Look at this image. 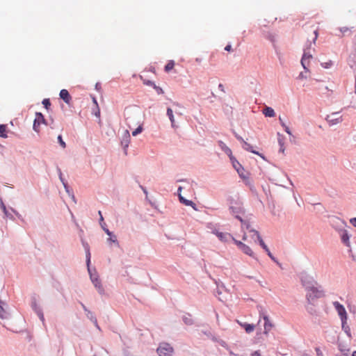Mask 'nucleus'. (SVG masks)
Listing matches in <instances>:
<instances>
[{
	"instance_id": "f257e3e1",
	"label": "nucleus",
	"mask_w": 356,
	"mask_h": 356,
	"mask_svg": "<svg viewBox=\"0 0 356 356\" xmlns=\"http://www.w3.org/2000/svg\"><path fill=\"white\" fill-rule=\"evenodd\" d=\"M302 284L306 291V299L309 305H314L316 300L325 296L321 286L313 279L305 276L301 279Z\"/></svg>"
},
{
	"instance_id": "f03ea898",
	"label": "nucleus",
	"mask_w": 356,
	"mask_h": 356,
	"mask_svg": "<svg viewBox=\"0 0 356 356\" xmlns=\"http://www.w3.org/2000/svg\"><path fill=\"white\" fill-rule=\"evenodd\" d=\"M236 218H238L241 222L242 229H245L249 231V233L250 234V236L253 241L256 243L257 241H258L259 245L262 247V248L265 251L268 250V248L266 245L263 239L261 238L259 232L254 229H250V225L249 224V222L243 221V220L238 215H236Z\"/></svg>"
},
{
	"instance_id": "7ed1b4c3",
	"label": "nucleus",
	"mask_w": 356,
	"mask_h": 356,
	"mask_svg": "<svg viewBox=\"0 0 356 356\" xmlns=\"http://www.w3.org/2000/svg\"><path fill=\"white\" fill-rule=\"evenodd\" d=\"M236 218H238L241 222L242 229H245L249 231V233L250 234V236L253 241L256 243L257 241H258L259 245L262 247V248L265 251L268 250V248L266 245L263 239L261 238L259 232L254 229H250V225L249 224V222L243 221V220L238 215H236Z\"/></svg>"
},
{
	"instance_id": "20e7f679",
	"label": "nucleus",
	"mask_w": 356,
	"mask_h": 356,
	"mask_svg": "<svg viewBox=\"0 0 356 356\" xmlns=\"http://www.w3.org/2000/svg\"><path fill=\"white\" fill-rule=\"evenodd\" d=\"M236 218H238L241 222L242 229H245L249 231V233L250 234V236L253 241L256 243L257 241H258L259 245L262 247V248L265 251L268 250V248L266 245L263 239L261 238L259 232L254 229H250V225L249 224V222L243 221V220L238 215H236Z\"/></svg>"
},
{
	"instance_id": "39448f33",
	"label": "nucleus",
	"mask_w": 356,
	"mask_h": 356,
	"mask_svg": "<svg viewBox=\"0 0 356 356\" xmlns=\"http://www.w3.org/2000/svg\"><path fill=\"white\" fill-rule=\"evenodd\" d=\"M312 44V43H310L309 46L304 49V53L301 59V65L306 72H309V68L313 58V56L311 52Z\"/></svg>"
},
{
	"instance_id": "423d86ee",
	"label": "nucleus",
	"mask_w": 356,
	"mask_h": 356,
	"mask_svg": "<svg viewBox=\"0 0 356 356\" xmlns=\"http://www.w3.org/2000/svg\"><path fill=\"white\" fill-rule=\"evenodd\" d=\"M333 305H334L338 315L340 317V319H341V323H342V327H343L345 324L346 323L347 319H348V316H347L346 309L341 304H340L337 301L334 302Z\"/></svg>"
},
{
	"instance_id": "0eeeda50",
	"label": "nucleus",
	"mask_w": 356,
	"mask_h": 356,
	"mask_svg": "<svg viewBox=\"0 0 356 356\" xmlns=\"http://www.w3.org/2000/svg\"><path fill=\"white\" fill-rule=\"evenodd\" d=\"M234 243L238 246V248L244 254H245L251 257H253L254 259H257L254 252L252 250V249L248 245H247L245 243H243V242H241L240 241H237L236 239H234Z\"/></svg>"
},
{
	"instance_id": "6e6552de",
	"label": "nucleus",
	"mask_w": 356,
	"mask_h": 356,
	"mask_svg": "<svg viewBox=\"0 0 356 356\" xmlns=\"http://www.w3.org/2000/svg\"><path fill=\"white\" fill-rule=\"evenodd\" d=\"M173 348L168 343H162L157 348L159 356H171Z\"/></svg>"
},
{
	"instance_id": "1a4fd4ad",
	"label": "nucleus",
	"mask_w": 356,
	"mask_h": 356,
	"mask_svg": "<svg viewBox=\"0 0 356 356\" xmlns=\"http://www.w3.org/2000/svg\"><path fill=\"white\" fill-rule=\"evenodd\" d=\"M326 120L330 125H334L340 123L342 121V118L338 113H333L327 115Z\"/></svg>"
},
{
	"instance_id": "9d476101",
	"label": "nucleus",
	"mask_w": 356,
	"mask_h": 356,
	"mask_svg": "<svg viewBox=\"0 0 356 356\" xmlns=\"http://www.w3.org/2000/svg\"><path fill=\"white\" fill-rule=\"evenodd\" d=\"M235 136H236V138L238 140H240V141L243 143L242 147H243V148L245 150H246V151H248V152H252V153H253V154H255L259 155L260 156H261L262 158H264V156H261V154H260L258 152L253 150V149H252V146L250 144H249L248 143H247L246 141H245V140L243 139V138H242V137L239 136H238V135H237V134H236V135H235Z\"/></svg>"
},
{
	"instance_id": "9b49d317",
	"label": "nucleus",
	"mask_w": 356,
	"mask_h": 356,
	"mask_svg": "<svg viewBox=\"0 0 356 356\" xmlns=\"http://www.w3.org/2000/svg\"><path fill=\"white\" fill-rule=\"evenodd\" d=\"M230 157V160L232 161L233 167L235 168V170L238 173L239 176L243 179H246L247 176H245L243 175V172H241V170H243V168L241 165V163L232 156V155Z\"/></svg>"
},
{
	"instance_id": "f8f14e48",
	"label": "nucleus",
	"mask_w": 356,
	"mask_h": 356,
	"mask_svg": "<svg viewBox=\"0 0 356 356\" xmlns=\"http://www.w3.org/2000/svg\"><path fill=\"white\" fill-rule=\"evenodd\" d=\"M44 122V116L40 113H37L33 122V129L36 132L40 131V125Z\"/></svg>"
},
{
	"instance_id": "ddd939ff",
	"label": "nucleus",
	"mask_w": 356,
	"mask_h": 356,
	"mask_svg": "<svg viewBox=\"0 0 356 356\" xmlns=\"http://www.w3.org/2000/svg\"><path fill=\"white\" fill-rule=\"evenodd\" d=\"M182 190V187L181 186H179L178 188V195H179V201L184 204V205L186 206H190V207H192L195 210H197L196 209V204L191 200H186L185 199L184 197H183L181 195V191Z\"/></svg>"
},
{
	"instance_id": "4468645a",
	"label": "nucleus",
	"mask_w": 356,
	"mask_h": 356,
	"mask_svg": "<svg viewBox=\"0 0 356 356\" xmlns=\"http://www.w3.org/2000/svg\"><path fill=\"white\" fill-rule=\"evenodd\" d=\"M263 319L264 320V333L265 334H268V332L271 330L273 327V324L270 321L269 318L266 315L263 316Z\"/></svg>"
},
{
	"instance_id": "2eb2a0df",
	"label": "nucleus",
	"mask_w": 356,
	"mask_h": 356,
	"mask_svg": "<svg viewBox=\"0 0 356 356\" xmlns=\"http://www.w3.org/2000/svg\"><path fill=\"white\" fill-rule=\"evenodd\" d=\"M60 97L66 103V104H70V101H71V96L69 93V92L65 90V89H63L60 90Z\"/></svg>"
},
{
	"instance_id": "dca6fc26",
	"label": "nucleus",
	"mask_w": 356,
	"mask_h": 356,
	"mask_svg": "<svg viewBox=\"0 0 356 356\" xmlns=\"http://www.w3.org/2000/svg\"><path fill=\"white\" fill-rule=\"evenodd\" d=\"M216 236L218 238L222 241H227L229 239H232L234 241V238L228 233L223 232H216Z\"/></svg>"
},
{
	"instance_id": "f3484780",
	"label": "nucleus",
	"mask_w": 356,
	"mask_h": 356,
	"mask_svg": "<svg viewBox=\"0 0 356 356\" xmlns=\"http://www.w3.org/2000/svg\"><path fill=\"white\" fill-rule=\"evenodd\" d=\"M263 113L266 117L272 118L275 115V113L274 110L271 107H268V106H266L263 110Z\"/></svg>"
},
{
	"instance_id": "a211bd4d",
	"label": "nucleus",
	"mask_w": 356,
	"mask_h": 356,
	"mask_svg": "<svg viewBox=\"0 0 356 356\" xmlns=\"http://www.w3.org/2000/svg\"><path fill=\"white\" fill-rule=\"evenodd\" d=\"M341 238L343 243H345L347 246H349L350 236L346 231H343L342 232Z\"/></svg>"
},
{
	"instance_id": "6ab92c4d",
	"label": "nucleus",
	"mask_w": 356,
	"mask_h": 356,
	"mask_svg": "<svg viewBox=\"0 0 356 356\" xmlns=\"http://www.w3.org/2000/svg\"><path fill=\"white\" fill-rule=\"evenodd\" d=\"M219 145L227 154L232 156V150L222 141H219Z\"/></svg>"
},
{
	"instance_id": "aec40b11",
	"label": "nucleus",
	"mask_w": 356,
	"mask_h": 356,
	"mask_svg": "<svg viewBox=\"0 0 356 356\" xmlns=\"http://www.w3.org/2000/svg\"><path fill=\"white\" fill-rule=\"evenodd\" d=\"M90 277H91L92 282L94 284L95 286L101 291L102 290V288L100 280L97 277H92V275L90 276Z\"/></svg>"
},
{
	"instance_id": "412c9836",
	"label": "nucleus",
	"mask_w": 356,
	"mask_h": 356,
	"mask_svg": "<svg viewBox=\"0 0 356 356\" xmlns=\"http://www.w3.org/2000/svg\"><path fill=\"white\" fill-rule=\"evenodd\" d=\"M167 115L168 116L170 122H171V124H172V127H175V118H174V115H173V111L170 108H168L167 109Z\"/></svg>"
},
{
	"instance_id": "4be33fe9",
	"label": "nucleus",
	"mask_w": 356,
	"mask_h": 356,
	"mask_svg": "<svg viewBox=\"0 0 356 356\" xmlns=\"http://www.w3.org/2000/svg\"><path fill=\"white\" fill-rule=\"evenodd\" d=\"M0 137L7 138V126L6 124H0Z\"/></svg>"
},
{
	"instance_id": "5701e85b",
	"label": "nucleus",
	"mask_w": 356,
	"mask_h": 356,
	"mask_svg": "<svg viewBox=\"0 0 356 356\" xmlns=\"http://www.w3.org/2000/svg\"><path fill=\"white\" fill-rule=\"evenodd\" d=\"M136 124H138V127L134 131H132V136H136L138 134H140L143 130L142 123H140V122H137Z\"/></svg>"
},
{
	"instance_id": "b1692460",
	"label": "nucleus",
	"mask_w": 356,
	"mask_h": 356,
	"mask_svg": "<svg viewBox=\"0 0 356 356\" xmlns=\"http://www.w3.org/2000/svg\"><path fill=\"white\" fill-rule=\"evenodd\" d=\"M241 326L245 329L247 333H250L254 331V325L248 323L242 324Z\"/></svg>"
},
{
	"instance_id": "393cba45",
	"label": "nucleus",
	"mask_w": 356,
	"mask_h": 356,
	"mask_svg": "<svg viewBox=\"0 0 356 356\" xmlns=\"http://www.w3.org/2000/svg\"><path fill=\"white\" fill-rule=\"evenodd\" d=\"M175 67V62L173 60H169L165 66V71L169 72Z\"/></svg>"
},
{
	"instance_id": "a878e982",
	"label": "nucleus",
	"mask_w": 356,
	"mask_h": 356,
	"mask_svg": "<svg viewBox=\"0 0 356 356\" xmlns=\"http://www.w3.org/2000/svg\"><path fill=\"white\" fill-rule=\"evenodd\" d=\"M314 305H309L308 303V305H307L306 309L307 310L312 314H316V311L314 308Z\"/></svg>"
},
{
	"instance_id": "bb28decb",
	"label": "nucleus",
	"mask_w": 356,
	"mask_h": 356,
	"mask_svg": "<svg viewBox=\"0 0 356 356\" xmlns=\"http://www.w3.org/2000/svg\"><path fill=\"white\" fill-rule=\"evenodd\" d=\"M339 350L343 353V355L348 356L349 353V349L343 347L341 345H339Z\"/></svg>"
},
{
	"instance_id": "cd10ccee",
	"label": "nucleus",
	"mask_w": 356,
	"mask_h": 356,
	"mask_svg": "<svg viewBox=\"0 0 356 356\" xmlns=\"http://www.w3.org/2000/svg\"><path fill=\"white\" fill-rule=\"evenodd\" d=\"M321 65L323 68L328 69L332 65V60H329L327 62L321 63Z\"/></svg>"
},
{
	"instance_id": "c85d7f7f",
	"label": "nucleus",
	"mask_w": 356,
	"mask_h": 356,
	"mask_svg": "<svg viewBox=\"0 0 356 356\" xmlns=\"http://www.w3.org/2000/svg\"><path fill=\"white\" fill-rule=\"evenodd\" d=\"M58 143H60V146L63 147V148H65L66 147V144L63 141V138H62V136L60 135H59L58 136Z\"/></svg>"
},
{
	"instance_id": "c756f323",
	"label": "nucleus",
	"mask_w": 356,
	"mask_h": 356,
	"mask_svg": "<svg viewBox=\"0 0 356 356\" xmlns=\"http://www.w3.org/2000/svg\"><path fill=\"white\" fill-rule=\"evenodd\" d=\"M339 30L341 33V36L344 35L347 32H348L350 31L349 28H348V27H341Z\"/></svg>"
},
{
	"instance_id": "7c9ffc66",
	"label": "nucleus",
	"mask_w": 356,
	"mask_h": 356,
	"mask_svg": "<svg viewBox=\"0 0 356 356\" xmlns=\"http://www.w3.org/2000/svg\"><path fill=\"white\" fill-rule=\"evenodd\" d=\"M308 72H300L298 75V79H300V80H302V79H306L307 78V73Z\"/></svg>"
},
{
	"instance_id": "2f4dec72",
	"label": "nucleus",
	"mask_w": 356,
	"mask_h": 356,
	"mask_svg": "<svg viewBox=\"0 0 356 356\" xmlns=\"http://www.w3.org/2000/svg\"><path fill=\"white\" fill-rule=\"evenodd\" d=\"M0 206H1V209H2V211H3L5 215L7 216L8 215V211H7V209L6 207V205L4 204V203L2 201H1Z\"/></svg>"
},
{
	"instance_id": "473e14b6",
	"label": "nucleus",
	"mask_w": 356,
	"mask_h": 356,
	"mask_svg": "<svg viewBox=\"0 0 356 356\" xmlns=\"http://www.w3.org/2000/svg\"><path fill=\"white\" fill-rule=\"evenodd\" d=\"M42 104H44V106H45L46 108H48V107L50 106V105H51L50 101L49 99H43Z\"/></svg>"
},
{
	"instance_id": "72a5a7b5",
	"label": "nucleus",
	"mask_w": 356,
	"mask_h": 356,
	"mask_svg": "<svg viewBox=\"0 0 356 356\" xmlns=\"http://www.w3.org/2000/svg\"><path fill=\"white\" fill-rule=\"evenodd\" d=\"M5 315H6V311L5 309H3V307L0 305V318H5Z\"/></svg>"
},
{
	"instance_id": "f704fd0d",
	"label": "nucleus",
	"mask_w": 356,
	"mask_h": 356,
	"mask_svg": "<svg viewBox=\"0 0 356 356\" xmlns=\"http://www.w3.org/2000/svg\"><path fill=\"white\" fill-rule=\"evenodd\" d=\"M314 38H313V42H312V43H313V44H315L316 41V40H317V38H318V30H317V29H316V30L314 31Z\"/></svg>"
},
{
	"instance_id": "c9c22d12",
	"label": "nucleus",
	"mask_w": 356,
	"mask_h": 356,
	"mask_svg": "<svg viewBox=\"0 0 356 356\" xmlns=\"http://www.w3.org/2000/svg\"><path fill=\"white\" fill-rule=\"evenodd\" d=\"M282 126L284 127V131H286L289 135H291V131H290V129H289V127H288V126H286V125L285 124V123H282Z\"/></svg>"
},
{
	"instance_id": "e433bc0d",
	"label": "nucleus",
	"mask_w": 356,
	"mask_h": 356,
	"mask_svg": "<svg viewBox=\"0 0 356 356\" xmlns=\"http://www.w3.org/2000/svg\"><path fill=\"white\" fill-rule=\"evenodd\" d=\"M94 115L97 118H100V109L99 106H96L95 111H94Z\"/></svg>"
},
{
	"instance_id": "4c0bfd02",
	"label": "nucleus",
	"mask_w": 356,
	"mask_h": 356,
	"mask_svg": "<svg viewBox=\"0 0 356 356\" xmlns=\"http://www.w3.org/2000/svg\"><path fill=\"white\" fill-rule=\"evenodd\" d=\"M110 236V237L108 238V241H112V242H113V243H115L118 244V241H117V239H116V236H114V235H113V234H112L111 236Z\"/></svg>"
},
{
	"instance_id": "58836bf2",
	"label": "nucleus",
	"mask_w": 356,
	"mask_h": 356,
	"mask_svg": "<svg viewBox=\"0 0 356 356\" xmlns=\"http://www.w3.org/2000/svg\"><path fill=\"white\" fill-rule=\"evenodd\" d=\"M86 257H87V265L88 266L90 262V253L89 250H88V252H87Z\"/></svg>"
},
{
	"instance_id": "ea45409f",
	"label": "nucleus",
	"mask_w": 356,
	"mask_h": 356,
	"mask_svg": "<svg viewBox=\"0 0 356 356\" xmlns=\"http://www.w3.org/2000/svg\"><path fill=\"white\" fill-rule=\"evenodd\" d=\"M350 223L356 227V218H353L350 220Z\"/></svg>"
},
{
	"instance_id": "a19ab883",
	"label": "nucleus",
	"mask_w": 356,
	"mask_h": 356,
	"mask_svg": "<svg viewBox=\"0 0 356 356\" xmlns=\"http://www.w3.org/2000/svg\"><path fill=\"white\" fill-rule=\"evenodd\" d=\"M154 88L156 90V91L159 94H163L164 92L163 89L159 87H156L154 86Z\"/></svg>"
},
{
	"instance_id": "79ce46f5",
	"label": "nucleus",
	"mask_w": 356,
	"mask_h": 356,
	"mask_svg": "<svg viewBox=\"0 0 356 356\" xmlns=\"http://www.w3.org/2000/svg\"><path fill=\"white\" fill-rule=\"evenodd\" d=\"M225 51H232V46L230 44H227L225 47Z\"/></svg>"
},
{
	"instance_id": "37998d69",
	"label": "nucleus",
	"mask_w": 356,
	"mask_h": 356,
	"mask_svg": "<svg viewBox=\"0 0 356 356\" xmlns=\"http://www.w3.org/2000/svg\"><path fill=\"white\" fill-rule=\"evenodd\" d=\"M278 143H279L280 147H282L284 146V141H283L282 138H279Z\"/></svg>"
},
{
	"instance_id": "c03bdc74",
	"label": "nucleus",
	"mask_w": 356,
	"mask_h": 356,
	"mask_svg": "<svg viewBox=\"0 0 356 356\" xmlns=\"http://www.w3.org/2000/svg\"><path fill=\"white\" fill-rule=\"evenodd\" d=\"M104 231L106 233L107 235H108V236L112 235V232H110L107 228H104Z\"/></svg>"
},
{
	"instance_id": "a18cd8bd",
	"label": "nucleus",
	"mask_w": 356,
	"mask_h": 356,
	"mask_svg": "<svg viewBox=\"0 0 356 356\" xmlns=\"http://www.w3.org/2000/svg\"><path fill=\"white\" fill-rule=\"evenodd\" d=\"M218 88L223 92H225V88L222 83H220L218 86Z\"/></svg>"
},
{
	"instance_id": "49530a36",
	"label": "nucleus",
	"mask_w": 356,
	"mask_h": 356,
	"mask_svg": "<svg viewBox=\"0 0 356 356\" xmlns=\"http://www.w3.org/2000/svg\"><path fill=\"white\" fill-rule=\"evenodd\" d=\"M316 353H317V355H318V356H323V353H322V352L320 350V349H319V348H316Z\"/></svg>"
},
{
	"instance_id": "de8ad7c7",
	"label": "nucleus",
	"mask_w": 356,
	"mask_h": 356,
	"mask_svg": "<svg viewBox=\"0 0 356 356\" xmlns=\"http://www.w3.org/2000/svg\"><path fill=\"white\" fill-rule=\"evenodd\" d=\"M39 317H40V320H41L42 321H44V315H43V314H42V313H40V314H39Z\"/></svg>"
},
{
	"instance_id": "09e8293b",
	"label": "nucleus",
	"mask_w": 356,
	"mask_h": 356,
	"mask_svg": "<svg viewBox=\"0 0 356 356\" xmlns=\"http://www.w3.org/2000/svg\"><path fill=\"white\" fill-rule=\"evenodd\" d=\"M269 256V257L274 261H276V259L273 256V254L271 253H269V254H268Z\"/></svg>"
},
{
	"instance_id": "8fccbe9b",
	"label": "nucleus",
	"mask_w": 356,
	"mask_h": 356,
	"mask_svg": "<svg viewBox=\"0 0 356 356\" xmlns=\"http://www.w3.org/2000/svg\"><path fill=\"white\" fill-rule=\"evenodd\" d=\"M243 240L248 241V235L246 234V233H244L243 236Z\"/></svg>"
},
{
	"instance_id": "3c124183",
	"label": "nucleus",
	"mask_w": 356,
	"mask_h": 356,
	"mask_svg": "<svg viewBox=\"0 0 356 356\" xmlns=\"http://www.w3.org/2000/svg\"><path fill=\"white\" fill-rule=\"evenodd\" d=\"M92 101H93V103L95 104V106H98L97 99L95 97L92 99Z\"/></svg>"
},
{
	"instance_id": "603ef678",
	"label": "nucleus",
	"mask_w": 356,
	"mask_h": 356,
	"mask_svg": "<svg viewBox=\"0 0 356 356\" xmlns=\"http://www.w3.org/2000/svg\"><path fill=\"white\" fill-rule=\"evenodd\" d=\"M132 117H133V118L136 117V114H134V113H133V114L131 115V116H129V117L127 118V119H126V120H128L129 119L131 118Z\"/></svg>"
},
{
	"instance_id": "864d4df0",
	"label": "nucleus",
	"mask_w": 356,
	"mask_h": 356,
	"mask_svg": "<svg viewBox=\"0 0 356 356\" xmlns=\"http://www.w3.org/2000/svg\"><path fill=\"white\" fill-rule=\"evenodd\" d=\"M103 221H104L103 216H101V217H100V224H101L102 222H103Z\"/></svg>"
},
{
	"instance_id": "5fc2aeb1",
	"label": "nucleus",
	"mask_w": 356,
	"mask_h": 356,
	"mask_svg": "<svg viewBox=\"0 0 356 356\" xmlns=\"http://www.w3.org/2000/svg\"><path fill=\"white\" fill-rule=\"evenodd\" d=\"M104 225H106V224H105L104 222L101 223V226H102V227L103 229H104V228H106Z\"/></svg>"
},
{
	"instance_id": "6e6d98bb",
	"label": "nucleus",
	"mask_w": 356,
	"mask_h": 356,
	"mask_svg": "<svg viewBox=\"0 0 356 356\" xmlns=\"http://www.w3.org/2000/svg\"><path fill=\"white\" fill-rule=\"evenodd\" d=\"M280 151H281V152H284V146H283L282 147H280Z\"/></svg>"
},
{
	"instance_id": "4d7b16f0",
	"label": "nucleus",
	"mask_w": 356,
	"mask_h": 356,
	"mask_svg": "<svg viewBox=\"0 0 356 356\" xmlns=\"http://www.w3.org/2000/svg\"><path fill=\"white\" fill-rule=\"evenodd\" d=\"M266 252L267 254H269V253H271L269 249H268V250H266Z\"/></svg>"
},
{
	"instance_id": "13d9d810",
	"label": "nucleus",
	"mask_w": 356,
	"mask_h": 356,
	"mask_svg": "<svg viewBox=\"0 0 356 356\" xmlns=\"http://www.w3.org/2000/svg\"><path fill=\"white\" fill-rule=\"evenodd\" d=\"M352 356H356V351H354V352L352 353Z\"/></svg>"
},
{
	"instance_id": "bf43d9fd",
	"label": "nucleus",
	"mask_w": 356,
	"mask_h": 356,
	"mask_svg": "<svg viewBox=\"0 0 356 356\" xmlns=\"http://www.w3.org/2000/svg\"><path fill=\"white\" fill-rule=\"evenodd\" d=\"M279 120H280V123H281V124H282V123H284V122H283V120H282V118H279Z\"/></svg>"
},
{
	"instance_id": "052dcab7",
	"label": "nucleus",
	"mask_w": 356,
	"mask_h": 356,
	"mask_svg": "<svg viewBox=\"0 0 356 356\" xmlns=\"http://www.w3.org/2000/svg\"><path fill=\"white\" fill-rule=\"evenodd\" d=\"M241 172H243V175H244L245 176H246V175H245V170H244V169H243V170H241Z\"/></svg>"
},
{
	"instance_id": "680f3d73",
	"label": "nucleus",
	"mask_w": 356,
	"mask_h": 356,
	"mask_svg": "<svg viewBox=\"0 0 356 356\" xmlns=\"http://www.w3.org/2000/svg\"><path fill=\"white\" fill-rule=\"evenodd\" d=\"M147 84H148V85H152V83L151 81H148V82L147 83Z\"/></svg>"
},
{
	"instance_id": "e2e57ef3",
	"label": "nucleus",
	"mask_w": 356,
	"mask_h": 356,
	"mask_svg": "<svg viewBox=\"0 0 356 356\" xmlns=\"http://www.w3.org/2000/svg\"><path fill=\"white\" fill-rule=\"evenodd\" d=\"M126 134H127L128 138H129V131H126Z\"/></svg>"
},
{
	"instance_id": "0e129e2a",
	"label": "nucleus",
	"mask_w": 356,
	"mask_h": 356,
	"mask_svg": "<svg viewBox=\"0 0 356 356\" xmlns=\"http://www.w3.org/2000/svg\"><path fill=\"white\" fill-rule=\"evenodd\" d=\"M94 322H95V324H97V320H96V318H95V319H94ZM96 325L97 326V325Z\"/></svg>"
},
{
	"instance_id": "69168bd1",
	"label": "nucleus",
	"mask_w": 356,
	"mask_h": 356,
	"mask_svg": "<svg viewBox=\"0 0 356 356\" xmlns=\"http://www.w3.org/2000/svg\"><path fill=\"white\" fill-rule=\"evenodd\" d=\"M99 216H102V212L100 211H99Z\"/></svg>"
},
{
	"instance_id": "338daca9",
	"label": "nucleus",
	"mask_w": 356,
	"mask_h": 356,
	"mask_svg": "<svg viewBox=\"0 0 356 356\" xmlns=\"http://www.w3.org/2000/svg\"><path fill=\"white\" fill-rule=\"evenodd\" d=\"M174 104L176 106H179V104L178 103H174Z\"/></svg>"
},
{
	"instance_id": "774afa93",
	"label": "nucleus",
	"mask_w": 356,
	"mask_h": 356,
	"mask_svg": "<svg viewBox=\"0 0 356 356\" xmlns=\"http://www.w3.org/2000/svg\"><path fill=\"white\" fill-rule=\"evenodd\" d=\"M83 307L84 308V309L86 311V309L85 307V305H83Z\"/></svg>"
}]
</instances>
